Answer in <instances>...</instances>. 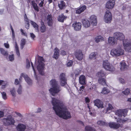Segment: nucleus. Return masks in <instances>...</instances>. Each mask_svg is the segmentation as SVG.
<instances>
[{"label":"nucleus","mask_w":131,"mask_h":131,"mask_svg":"<svg viewBox=\"0 0 131 131\" xmlns=\"http://www.w3.org/2000/svg\"><path fill=\"white\" fill-rule=\"evenodd\" d=\"M26 40L24 39H23L21 40V42L20 43V45H24L25 44Z\"/></svg>","instance_id":"obj_51"},{"label":"nucleus","mask_w":131,"mask_h":131,"mask_svg":"<svg viewBox=\"0 0 131 131\" xmlns=\"http://www.w3.org/2000/svg\"><path fill=\"white\" fill-rule=\"evenodd\" d=\"M114 36L116 39L120 40L123 41L125 38L124 35L123 34L119 32L115 33Z\"/></svg>","instance_id":"obj_12"},{"label":"nucleus","mask_w":131,"mask_h":131,"mask_svg":"<svg viewBox=\"0 0 131 131\" xmlns=\"http://www.w3.org/2000/svg\"><path fill=\"white\" fill-rule=\"evenodd\" d=\"M1 94L2 95V97L3 99H4V100L6 99L7 98V97L6 96V93L5 92H2L1 93Z\"/></svg>","instance_id":"obj_44"},{"label":"nucleus","mask_w":131,"mask_h":131,"mask_svg":"<svg viewBox=\"0 0 131 131\" xmlns=\"http://www.w3.org/2000/svg\"><path fill=\"white\" fill-rule=\"evenodd\" d=\"M30 23L35 28L36 31L37 32H38L39 31L38 25L36 23L32 21H31Z\"/></svg>","instance_id":"obj_31"},{"label":"nucleus","mask_w":131,"mask_h":131,"mask_svg":"<svg viewBox=\"0 0 131 131\" xmlns=\"http://www.w3.org/2000/svg\"><path fill=\"white\" fill-rule=\"evenodd\" d=\"M80 71L79 70H75L74 73L75 77H77L78 75H79L80 74Z\"/></svg>","instance_id":"obj_41"},{"label":"nucleus","mask_w":131,"mask_h":131,"mask_svg":"<svg viewBox=\"0 0 131 131\" xmlns=\"http://www.w3.org/2000/svg\"><path fill=\"white\" fill-rule=\"evenodd\" d=\"M24 20L26 22H29V20L26 14H25L24 15Z\"/></svg>","instance_id":"obj_54"},{"label":"nucleus","mask_w":131,"mask_h":131,"mask_svg":"<svg viewBox=\"0 0 131 131\" xmlns=\"http://www.w3.org/2000/svg\"><path fill=\"white\" fill-rule=\"evenodd\" d=\"M59 78L60 81V84L61 86H63L67 84V79L65 73H61L60 74Z\"/></svg>","instance_id":"obj_7"},{"label":"nucleus","mask_w":131,"mask_h":131,"mask_svg":"<svg viewBox=\"0 0 131 131\" xmlns=\"http://www.w3.org/2000/svg\"><path fill=\"white\" fill-rule=\"evenodd\" d=\"M115 4L114 1V0H110L106 3V7L108 9H112L113 8Z\"/></svg>","instance_id":"obj_17"},{"label":"nucleus","mask_w":131,"mask_h":131,"mask_svg":"<svg viewBox=\"0 0 131 131\" xmlns=\"http://www.w3.org/2000/svg\"><path fill=\"white\" fill-rule=\"evenodd\" d=\"M79 82L82 85H84L86 84L85 78L83 75H80L79 78Z\"/></svg>","instance_id":"obj_24"},{"label":"nucleus","mask_w":131,"mask_h":131,"mask_svg":"<svg viewBox=\"0 0 131 131\" xmlns=\"http://www.w3.org/2000/svg\"><path fill=\"white\" fill-rule=\"evenodd\" d=\"M38 65L37 66V69L40 74L43 75L44 73L43 71L44 64L43 61H44L43 58V57L38 56Z\"/></svg>","instance_id":"obj_3"},{"label":"nucleus","mask_w":131,"mask_h":131,"mask_svg":"<svg viewBox=\"0 0 131 131\" xmlns=\"http://www.w3.org/2000/svg\"><path fill=\"white\" fill-rule=\"evenodd\" d=\"M113 109V108L112 105L110 104H108V107L107 108V111L112 110Z\"/></svg>","instance_id":"obj_42"},{"label":"nucleus","mask_w":131,"mask_h":131,"mask_svg":"<svg viewBox=\"0 0 131 131\" xmlns=\"http://www.w3.org/2000/svg\"><path fill=\"white\" fill-rule=\"evenodd\" d=\"M30 36L33 39H34V38L35 37V36L33 33H30Z\"/></svg>","instance_id":"obj_63"},{"label":"nucleus","mask_w":131,"mask_h":131,"mask_svg":"<svg viewBox=\"0 0 131 131\" xmlns=\"http://www.w3.org/2000/svg\"><path fill=\"white\" fill-rule=\"evenodd\" d=\"M4 116V113L3 112L0 111V118Z\"/></svg>","instance_id":"obj_64"},{"label":"nucleus","mask_w":131,"mask_h":131,"mask_svg":"<svg viewBox=\"0 0 131 131\" xmlns=\"http://www.w3.org/2000/svg\"><path fill=\"white\" fill-rule=\"evenodd\" d=\"M85 86H82L80 87L79 91L80 93H82L84 89Z\"/></svg>","instance_id":"obj_49"},{"label":"nucleus","mask_w":131,"mask_h":131,"mask_svg":"<svg viewBox=\"0 0 131 131\" xmlns=\"http://www.w3.org/2000/svg\"><path fill=\"white\" fill-rule=\"evenodd\" d=\"M67 18V16H64L63 14H61L58 16L57 19L58 21L61 23H63L64 20H65Z\"/></svg>","instance_id":"obj_21"},{"label":"nucleus","mask_w":131,"mask_h":131,"mask_svg":"<svg viewBox=\"0 0 131 131\" xmlns=\"http://www.w3.org/2000/svg\"><path fill=\"white\" fill-rule=\"evenodd\" d=\"M103 66L106 70L112 72L115 70V68L107 60H104L103 61Z\"/></svg>","instance_id":"obj_5"},{"label":"nucleus","mask_w":131,"mask_h":131,"mask_svg":"<svg viewBox=\"0 0 131 131\" xmlns=\"http://www.w3.org/2000/svg\"><path fill=\"white\" fill-rule=\"evenodd\" d=\"M73 63V62L72 60H70L67 64V66L68 67L71 66Z\"/></svg>","instance_id":"obj_46"},{"label":"nucleus","mask_w":131,"mask_h":131,"mask_svg":"<svg viewBox=\"0 0 131 131\" xmlns=\"http://www.w3.org/2000/svg\"><path fill=\"white\" fill-rule=\"evenodd\" d=\"M6 120L5 124L8 125L10 124L14 125L15 123V121L14 119L10 117H7L5 118Z\"/></svg>","instance_id":"obj_19"},{"label":"nucleus","mask_w":131,"mask_h":131,"mask_svg":"<svg viewBox=\"0 0 131 131\" xmlns=\"http://www.w3.org/2000/svg\"><path fill=\"white\" fill-rule=\"evenodd\" d=\"M0 51L1 54L4 56H7L8 54V51L5 50L3 48H0Z\"/></svg>","instance_id":"obj_35"},{"label":"nucleus","mask_w":131,"mask_h":131,"mask_svg":"<svg viewBox=\"0 0 131 131\" xmlns=\"http://www.w3.org/2000/svg\"><path fill=\"white\" fill-rule=\"evenodd\" d=\"M82 23L83 25L86 28H88L90 27V21L87 19H84L82 20Z\"/></svg>","instance_id":"obj_26"},{"label":"nucleus","mask_w":131,"mask_h":131,"mask_svg":"<svg viewBox=\"0 0 131 131\" xmlns=\"http://www.w3.org/2000/svg\"><path fill=\"white\" fill-rule=\"evenodd\" d=\"M110 91L106 87H104L101 93L104 94H106L109 93Z\"/></svg>","instance_id":"obj_38"},{"label":"nucleus","mask_w":131,"mask_h":131,"mask_svg":"<svg viewBox=\"0 0 131 131\" xmlns=\"http://www.w3.org/2000/svg\"><path fill=\"white\" fill-rule=\"evenodd\" d=\"M31 66H32V67L33 70V71H34V74L36 75V73L35 71V68H34V67L33 64V63L32 62H31Z\"/></svg>","instance_id":"obj_57"},{"label":"nucleus","mask_w":131,"mask_h":131,"mask_svg":"<svg viewBox=\"0 0 131 131\" xmlns=\"http://www.w3.org/2000/svg\"><path fill=\"white\" fill-rule=\"evenodd\" d=\"M54 53L53 56V58L56 59H57L59 57V50L57 48H56L54 49Z\"/></svg>","instance_id":"obj_25"},{"label":"nucleus","mask_w":131,"mask_h":131,"mask_svg":"<svg viewBox=\"0 0 131 131\" xmlns=\"http://www.w3.org/2000/svg\"><path fill=\"white\" fill-rule=\"evenodd\" d=\"M10 92L13 96H15V90L14 88H13V89L10 91Z\"/></svg>","instance_id":"obj_45"},{"label":"nucleus","mask_w":131,"mask_h":131,"mask_svg":"<svg viewBox=\"0 0 131 131\" xmlns=\"http://www.w3.org/2000/svg\"><path fill=\"white\" fill-rule=\"evenodd\" d=\"M99 83L103 85H106V83L105 79L103 78H99L98 80Z\"/></svg>","instance_id":"obj_29"},{"label":"nucleus","mask_w":131,"mask_h":131,"mask_svg":"<svg viewBox=\"0 0 131 131\" xmlns=\"http://www.w3.org/2000/svg\"><path fill=\"white\" fill-rule=\"evenodd\" d=\"M104 19L105 22L110 23L112 19V16L111 12L109 10H107L104 16Z\"/></svg>","instance_id":"obj_6"},{"label":"nucleus","mask_w":131,"mask_h":131,"mask_svg":"<svg viewBox=\"0 0 131 131\" xmlns=\"http://www.w3.org/2000/svg\"><path fill=\"white\" fill-rule=\"evenodd\" d=\"M74 55L76 58L79 60H82L83 59V54L82 53V51L79 50L74 52Z\"/></svg>","instance_id":"obj_9"},{"label":"nucleus","mask_w":131,"mask_h":131,"mask_svg":"<svg viewBox=\"0 0 131 131\" xmlns=\"http://www.w3.org/2000/svg\"><path fill=\"white\" fill-rule=\"evenodd\" d=\"M44 0H42L39 4V5L40 7H42L43 6V5L44 3Z\"/></svg>","instance_id":"obj_52"},{"label":"nucleus","mask_w":131,"mask_h":131,"mask_svg":"<svg viewBox=\"0 0 131 131\" xmlns=\"http://www.w3.org/2000/svg\"><path fill=\"white\" fill-rule=\"evenodd\" d=\"M27 23L26 24L25 27L27 29H28L29 28V22H26Z\"/></svg>","instance_id":"obj_56"},{"label":"nucleus","mask_w":131,"mask_h":131,"mask_svg":"<svg viewBox=\"0 0 131 131\" xmlns=\"http://www.w3.org/2000/svg\"><path fill=\"white\" fill-rule=\"evenodd\" d=\"M116 40L114 37H110L108 39V42L109 44L113 45L116 42Z\"/></svg>","instance_id":"obj_23"},{"label":"nucleus","mask_w":131,"mask_h":131,"mask_svg":"<svg viewBox=\"0 0 131 131\" xmlns=\"http://www.w3.org/2000/svg\"><path fill=\"white\" fill-rule=\"evenodd\" d=\"M72 27H74L75 30L78 31L80 30L81 29L82 25L80 23L77 22L75 21L74 23L72 24Z\"/></svg>","instance_id":"obj_14"},{"label":"nucleus","mask_w":131,"mask_h":131,"mask_svg":"<svg viewBox=\"0 0 131 131\" xmlns=\"http://www.w3.org/2000/svg\"><path fill=\"white\" fill-rule=\"evenodd\" d=\"M52 103L53 106V109L57 115L65 119L71 117L70 112L66 111L64 104L60 100L55 98H52Z\"/></svg>","instance_id":"obj_1"},{"label":"nucleus","mask_w":131,"mask_h":131,"mask_svg":"<svg viewBox=\"0 0 131 131\" xmlns=\"http://www.w3.org/2000/svg\"><path fill=\"white\" fill-rule=\"evenodd\" d=\"M95 41L98 43L100 41H102L104 40V38L100 36H97L95 38Z\"/></svg>","instance_id":"obj_37"},{"label":"nucleus","mask_w":131,"mask_h":131,"mask_svg":"<svg viewBox=\"0 0 131 131\" xmlns=\"http://www.w3.org/2000/svg\"><path fill=\"white\" fill-rule=\"evenodd\" d=\"M46 28L45 25L44 23L42 20L41 22V26L40 27V30L42 33L45 32L46 30Z\"/></svg>","instance_id":"obj_27"},{"label":"nucleus","mask_w":131,"mask_h":131,"mask_svg":"<svg viewBox=\"0 0 131 131\" xmlns=\"http://www.w3.org/2000/svg\"><path fill=\"white\" fill-rule=\"evenodd\" d=\"M5 47L7 48H9V45L8 44L6 43H5L4 44Z\"/></svg>","instance_id":"obj_61"},{"label":"nucleus","mask_w":131,"mask_h":131,"mask_svg":"<svg viewBox=\"0 0 131 131\" xmlns=\"http://www.w3.org/2000/svg\"><path fill=\"white\" fill-rule=\"evenodd\" d=\"M50 84L52 88H51L49 90L52 95H54L53 94L57 93L60 91L59 86L55 79L51 80L50 81Z\"/></svg>","instance_id":"obj_2"},{"label":"nucleus","mask_w":131,"mask_h":131,"mask_svg":"<svg viewBox=\"0 0 131 131\" xmlns=\"http://www.w3.org/2000/svg\"><path fill=\"white\" fill-rule=\"evenodd\" d=\"M106 73L102 70H100L97 73V76L99 78L104 77L105 76Z\"/></svg>","instance_id":"obj_36"},{"label":"nucleus","mask_w":131,"mask_h":131,"mask_svg":"<svg viewBox=\"0 0 131 131\" xmlns=\"http://www.w3.org/2000/svg\"><path fill=\"white\" fill-rule=\"evenodd\" d=\"M66 4L63 1H61L58 4V7L60 9H63L64 7H65Z\"/></svg>","instance_id":"obj_34"},{"label":"nucleus","mask_w":131,"mask_h":131,"mask_svg":"<svg viewBox=\"0 0 131 131\" xmlns=\"http://www.w3.org/2000/svg\"><path fill=\"white\" fill-rule=\"evenodd\" d=\"M47 20L48 25L50 26H52L53 24V21L52 19V15H48L47 16Z\"/></svg>","instance_id":"obj_18"},{"label":"nucleus","mask_w":131,"mask_h":131,"mask_svg":"<svg viewBox=\"0 0 131 131\" xmlns=\"http://www.w3.org/2000/svg\"><path fill=\"white\" fill-rule=\"evenodd\" d=\"M128 112L127 110L126 109H121L116 111V114L119 117H122V116L125 117L127 115Z\"/></svg>","instance_id":"obj_8"},{"label":"nucleus","mask_w":131,"mask_h":131,"mask_svg":"<svg viewBox=\"0 0 131 131\" xmlns=\"http://www.w3.org/2000/svg\"><path fill=\"white\" fill-rule=\"evenodd\" d=\"M61 54L62 55L64 56L66 54V52L64 50H62L61 51Z\"/></svg>","instance_id":"obj_60"},{"label":"nucleus","mask_w":131,"mask_h":131,"mask_svg":"<svg viewBox=\"0 0 131 131\" xmlns=\"http://www.w3.org/2000/svg\"><path fill=\"white\" fill-rule=\"evenodd\" d=\"M15 48L16 51L19 50V48L16 42L15 43Z\"/></svg>","instance_id":"obj_58"},{"label":"nucleus","mask_w":131,"mask_h":131,"mask_svg":"<svg viewBox=\"0 0 131 131\" xmlns=\"http://www.w3.org/2000/svg\"><path fill=\"white\" fill-rule=\"evenodd\" d=\"M94 103L95 105L99 108H102L103 107V103L99 99H96L94 101Z\"/></svg>","instance_id":"obj_16"},{"label":"nucleus","mask_w":131,"mask_h":131,"mask_svg":"<svg viewBox=\"0 0 131 131\" xmlns=\"http://www.w3.org/2000/svg\"><path fill=\"white\" fill-rule=\"evenodd\" d=\"M19 83L18 80L17 79H16L15 80V84L17 85L19 84Z\"/></svg>","instance_id":"obj_62"},{"label":"nucleus","mask_w":131,"mask_h":131,"mask_svg":"<svg viewBox=\"0 0 131 131\" xmlns=\"http://www.w3.org/2000/svg\"><path fill=\"white\" fill-rule=\"evenodd\" d=\"M9 58L10 61H12L14 59V56L13 54H12L9 56Z\"/></svg>","instance_id":"obj_50"},{"label":"nucleus","mask_w":131,"mask_h":131,"mask_svg":"<svg viewBox=\"0 0 131 131\" xmlns=\"http://www.w3.org/2000/svg\"><path fill=\"white\" fill-rule=\"evenodd\" d=\"M20 31L21 32V34L22 35H23L24 36H27V34H26V33L25 32H24V31L22 29H20Z\"/></svg>","instance_id":"obj_53"},{"label":"nucleus","mask_w":131,"mask_h":131,"mask_svg":"<svg viewBox=\"0 0 131 131\" xmlns=\"http://www.w3.org/2000/svg\"><path fill=\"white\" fill-rule=\"evenodd\" d=\"M17 131H25L26 128L25 125L19 123L16 127Z\"/></svg>","instance_id":"obj_15"},{"label":"nucleus","mask_w":131,"mask_h":131,"mask_svg":"<svg viewBox=\"0 0 131 131\" xmlns=\"http://www.w3.org/2000/svg\"><path fill=\"white\" fill-rule=\"evenodd\" d=\"M97 124L101 126H108V124L106 122L101 120L98 121L97 122Z\"/></svg>","instance_id":"obj_30"},{"label":"nucleus","mask_w":131,"mask_h":131,"mask_svg":"<svg viewBox=\"0 0 131 131\" xmlns=\"http://www.w3.org/2000/svg\"><path fill=\"white\" fill-rule=\"evenodd\" d=\"M86 8V7L85 5H83L76 10L75 13L77 14H80L84 12Z\"/></svg>","instance_id":"obj_22"},{"label":"nucleus","mask_w":131,"mask_h":131,"mask_svg":"<svg viewBox=\"0 0 131 131\" xmlns=\"http://www.w3.org/2000/svg\"><path fill=\"white\" fill-rule=\"evenodd\" d=\"M127 40H125L123 41V43L125 49L128 51L131 52V43L127 42Z\"/></svg>","instance_id":"obj_10"},{"label":"nucleus","mask_w":131,"mask_h":131,"mask_svg":"<svg viewBox=\"0 0 131 131\" xmlns=\"http://www.w3.org/2000/svg\"><path fill=\"white\" fill-rule=\"evenodd\" d=\"M108 125L111 128L117 129L120 127H122V125L114 122H111L108 123Z\"/></svg>","instance_id":"obj_11"},{"label":"nucleus","mask_w":131,"mask_h":131,"mask_svg":"<svg viewBox=\"0 0 131 131\" xmlns=\"http://www.w3.org/2000/svg\"><path fill=\"white\" fill-rule=\"evenodd\" d=\"M123 92L124 94L128 95L130 93V89H129L127 88L124 91H123Z\"/></svg>","instance_id":"obj_40"},{"label":"nucleus","mask_w":131,"mask_h":131,"mask_svg":"<svg viewBox=\"0 0 131 131\" xmlns=\"http://www.w3.org/2000/svg\"><path fill=\"white\" fill-rule=\"evenodd\" d=\"M30 67V62L29 60L28 59H27V63L26 65V68H28Z\"/></svg>","instance_id":"obj_47"},{"label":"nucleus","mask_w":131,"mask_h":131,"mask_svg":"<svg viewBox=\"0 0 131 131\" xmlns=\"http://www.w3.org/2000/svg\"><path fill=\"white\" fill-rule=\"evenodd\" d=\"M85 131H96L95 128L89 125L85 126Z\"/></svg>","instance_id":"obj_32"},{"label":"nucleus","mask_w":131,"mask_h":131,"mask_svg":"<svg viewBox=\"0 0 131 131\" xmlns=\"http://www.w3.org/2000/svg\"><path fill=\"white\" fill-rule=\"evenodd\" d=\"M31 3L32 5L34 10L37 12H38L39 10V8L37 4L34 1H32L31 2Z\"/></svg>","instance_id":"obj_28"},{"label":"nucleus","mask_w":131,"mask_h":131,"mask_svg":"<svg viewBox=\"0 0 131 131\" xmlns=\"http://www.w3.org/2000/svg\"><path fill=\"white\" fill-rule=\"evenodd\" d=\"M22 77L24 78L25 80L28 84L31 85L32 84V80L30 79V78L27 75L23 73H22L21 74V77H20L19 78L20 80V79L22 78Z\"/></svg>","instance_id":"obj_13"},{"label":"nucleus","mask_w":131,"mask_h":131,"mask_svg":"<svg viewBox=\"0 0 131 131\" xmlns=\"http://www.w3.org/2000/svg\"><path fill=\"white\" fill-rule=\"evenodd\" d=\"M121 65L120 69L121 71H123L126 67V63L124 62H122L120 63Z\"/></svg>","instance_id":"obj_33"},{"label":"nucleus","mask_w":131,"mask_h":131,"mask_svg":"<svg viewBox=\"0 0 131 131\" xmlns=\"http://www.w3.org/2000/svg\"><path fill=\"white\" fill-rule=\"evenodd\" d=\"M91 22L93 26H96L97 24L96 17L94 15L91 16L90 18Z\"/></svg>","instance_id":"obj_20"},{"label":"nucleus","mask_w":131,"mask_h":131,"mask_svg":"<svg viewBox=\"0 0 131 131\" xmlns=\"http://www.w3.org/2000/svg\"><path fill=\"white\" fill-rule=\"evenodd\" d=\"M17 92L19 94H21L22 93V87L21 85H19L17 90Z\"/></svg>","instance_id":"obj_43"},{"label":"nucleus","mask_w":131,"mask_h":131,"mask_svg":"<svg viewBox=\"0 0 131 131\" xmlns=\"http://www.w3.org/2000/svg\"><path fill=\"white\" fill-rule=\"evenodd\" d=\"M124 51L121 48H113L111 51L110 54L113 56L117 57L124 54Z\"/></svg>","instance_id":"obj_4"},{"label":"nucleus","mask_w":131,"mask_h":131,"mask_svg":"<svg viewBox=\"0 0 131 131\" xmlns=\"http://www.w3.org/2000/svg\"><path fill=\"white\" fill-rule=\"evenodd\" d=\"M85 101L86 103H89L90 102V100L88 97H86L85 98Z\"/></svg>","instance_id":"obj_55"},{"label":"nucleus","mask_w":131,"mask_h":131,"mask_svg":"<svg viewBox=\"0 0 131 131\" xmlns=\"http://www.w3.org/2000/svg\"><path fill=\"white\" fill-rule=\"evenodd\" d=\"M96 53L95 52H93L91 53L89 55V58L91 59L96 56Z\"/></svg>","instance_id":"obj_39"},{"label":"nucleus","mask_w":131,"mask_h":131,"mask_svg":"<svg viewBox=\"0 0 131 131\" xmlns=\"http://www.w3.org/2000/svg\"><path fill=\"white\" fill-rule=\"evenodd\" d=\"M11 29L12 31V38L14 40L15 38V35L14 32L13 28H11Z\"/></svg>","instance_id":"obj_48"},{"label":"nucleus","mask_w":131,"mask_h":131,"mask_svg":"<svg viewBox=\"0 0 131 131\" xmlns=\"http://www.w3.org/2000/svg\"><path fill=\"white\" fill-rule=\"evenodd\" d=\"M119 124V123H121L122 122V119L120 118H118L116 121Z\"/></svg>","instance_id":"obj_59"}]
</instances>
